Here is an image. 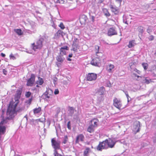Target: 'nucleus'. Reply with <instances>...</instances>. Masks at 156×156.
<instances>
[{"mask_svg":"<svg viewBox=\"0 0 156 156\" xmlns=\"http://www.w3.org/2000/svg\"><path fill=\"white\" fill-rule=\"evenodd\" d=\"M54 156H59V154H58V151L57 150H55V151L54 152Z\"/></svg>","mask_w":156,"mask_h":156,"instance_id":"49530a36","label":"nucleus"},{"mask_svg":"<svg viewBox=\"0 0 156 156\" xmlns=\"http://www.w3.org/2000/svg\"><path fill=\"white\" fill-rule=\"evenodd\" d=\"M69 110L70 111H73L74 110V108L73 107H69Z\"/></svg>","mask_w":156,"mask_h":156,"instance_id":"6e6d98bb","label":"nucleus"},{"mask_svg":"<svg viewBox=\"0 0 156 156\" xmlns=\"http://www.w3.org/2000/svg\"><path fill=\"white\" fill-rule=\"evenodd\" d=\"M59 93V90L58 89H55V92H54V94H58Z\"/></svg>","mask_w":156,"mask_h":156,"instance_id":"603ef678","label":"nucleus"},{"mask_svg":"<svg viewBox=\"0 0 156 156\" xmlns=\"http://www.w3.org/2000/svg\"><path fill=\"white\" fill-rule=\"evenodd\" d=\"M79 40L77 38L74 39L72 46L73 50L74 51H77V49L79 48Z\"/></svg>","mask_w":156,"mask_h":156,"instance_id":"9d476101","label":"nucleus"},{"mask_svg":"<svg viewBox=\"0 0 156 156\" xmlns=\"http://www.w3.org/2000/svg\"><path fill=\"white\" fill-rule=\"evenodd\" d=\"M137 30L140 33L142 34L144 31V27L141 26L138 27Z\"/></svg>","mask_w":156,"mask_h":156,"instance_id":"473e14b6","label":"nucleus"},{"mask_svg":"<svg viewBox=\"0 0 156 156\" xmlns=\"http://www.w3.org/2000/svg\"><path fill=\"white\" fill-rule=\"evenodd\" d=\"M113 105L119 110L124 108L122 107V104L121 101L119 98H115L113 100Z\"/></svg>","mask_w":156,"mask_h":156,"instance_id":"7ed1b4c3","label":"nucleus"},{"mask_svg":"<svg viewBox=\"0 0 156 156\" xmlns=\"http://www.w3.org/2000/svg\"><path fill=\"white\" fill-rule=\"evenodd\" d=\"M69 50V48L67 46H64L63 47H61L60 49V54L61 55H65L66 54V51L65 50Z\"/></svg>","mask_w":156,"mask_h":156,"instance_id":"aec40b11","label":"nucleus"},{"mask_svg":"<svg viewBox=\"0 0 156 156\" xmlns=\"http://www.w3.org/2000/svg\"><path fill=\"white\" fill-rule=\"evenodd\" d=\"M3 72L4 74L6 75L7 73V71L5 69H3Z\"/></svg>","mask_w":156,"mask_h":156,"instance_id":"864d4df0","label":"nucleus"},{"mask_svg":"<svg viewBox=\"0 0 156 156\" xmlns=\"http://www.w3.org/2000/svg\"><path fill=\"white\" fill-rule=\"evenodd\" d=\"M151 73V75L154 77H156V66H154L152 67L149 70Z\"/></svg>","mask_w":156,"mask_h":156,"instance_id":"4be33fe9","label":"nucleus"},{"mask_svg":"<svg viewBox=\"0 0 156 156\" xmlns=\"http://www.w3.org/2000/svg\"><path fill=\"white\" fill-rule=\"evenodd\" d=\"M114 68L115 66L113 65L110 64L107 66L106 70L108 72L111 73Z\"/></svg>","mask_w":156,"mask_h":156,"instance_id":"412c9836","label":"nucleus"},{"mask_svg":"<svg viewBox=\"0 0 156 156\" xmlns=\"http://www.w3.org/2000/svg\"><path fill=\"white\" fill-rule=\"evenodd\" d=\"M14 31L19 35H21L23 34V32L21 29H15Z\"/></svg>","mask_w":156,"mask_h":156,"instance_id":"2f4dec72","label":"nucleus"},{"mask_svg":"<svg viewBox=\"0 0 156 156\" xmlns=\"http://www.w3.org/2000/svg\"><path fill=\"white\" fill-rule=\"evenodd\" d=\"M59 62H56V65H57V66L58 67H60L61 65V63L60 62H59Z\"/></svg>","mask_w":156,"mask_h":156,"instance_id":"3c124183","label":"nucleus"},{"mask_svg":"<svg viewBox=\"0 0 156 156\" xmlns=\"http://www.w3.org/2000/svg\"><path fill=\"white\" fill-rule=\"evenodd\" d=\"M135 40H132L129 42V44L128 45L129 48H130L134 46L135 44Z\"/></svg>","mask_w":156,"mask_h":156,"instance_id":"7c9ffc66","label":"nucleus"},{"mask_svg":"<svg viewBox=\"0 0 156 156\" xmlns=\"http://www.w3.org/2000/svg\"><path fill=\"white\" fill-rule=\"evenodd\" d=\"M72 55H73L72 54H69V57H71L72 56Z\"/></svg>","mask_w":156,"mask_h":156,"instance_id":"052dcab7","label":"nucleus"},{"mask_svg":"<svg viewBox=\"0 0 156 156\" xmlns=\"http://www.w3.org/2000/svg\"><path fill=\"white\" fill-rule=\"evenodd\" d=\"M95 128V127L90 124L87 129V131L90 133H93L94 131Z\"/></svg>","mask_w":156,"mask_h":156,"instance_id":"5701e85b","label":"nucleus"},{"mask_svg":"<svg viewBox=\"0 0 156 156\" xmlns=\"http://www.w3.org/2000/svg\"><path fill=\"white\" fill-rule=\"evenodd\" d=\"M39 84H37L36 86V87H39Z\"/></svg>","mask_w":156,"mask_h":156,"instance_id":"e2e57ef3","label":"nucleus"},{"mask_svg":"<svg viewBox=\"0 0 156 156\" xmlns=\"http://www.w3.org/2000/svg\"><path fill=\"white\" fill-rule=\"evenodd\" d=\"M53 92L51 89H49L45 93V96L46 98L48 99L51 98Z\"/></svg>","mask_w":156,"mask_h":156,"instance_id":"f3484780","label":"nucleus"},{"mask_svg":"<svg viewBox=\"0 0 156 156\" xmlns=\"http://www.w3.org/2000/svg\"><path fill=\"white\" fill-rule=\"evenodd\" d=\"M31 93L30 91L27 92L26 93L25 96L27 98H29L31 95Z\"/></svg>","mask_w":156,"mask_h":156,"instance_id":"4c0bfd02","label":"nucleus"},{"mask_svg":"<svg viewBox=\"0 0 156 156\" xmlns=\"http://www.w3.org/2000/svg\"><path fill=\"white\" fill-rule=\"evenodd\" d=\"M95 17L94 16H91V19L93 22H94L95 21Z\"/></svg>","mask_w":156,"mask_h":156,"instance_id":"8fccbe9b","label":"nucleus"},{"mask_svg":"<svg viewBox=\"0 0 156 156\" xmlns=\"http://www.w3.org/2000/svg\"><path fill=\"white\" fill-rule=\"evenodd\" d=\"M63 32L62 31L60 30H59L55 34L54 38H56L58 37H59L60 35L63 36Z\"/></svg>","mask_w":156,"mask_h":156,"instance_id":"b1692460","label":"nucleus"},{"mask_svg":"<svg viewBox=\"0 0 156 156\" xmlns=\"http://www.w3.org/2000/svg\"><path fill=\"white\" fill-rule=\"evenodd\" d=\"M2 122H0V140L1 139V135L5 133L6 130V127L3 125Z\"/></svg>","mask_w":156,"mask_h":156,"instance_id":"f8f14e48","label":"nucleus"},{"mask_svg":"<svg viewBox=\"0 0 156 156\" xmlns=\"http://www.w3.org/2000/svg\"><path fill=\"white\" fill-rule=\"evenodd\" d=\"M140 129V122L138 121L136 122V124L134 126L133 131L135 132V133L139 132Z\"/></svg>","mask_w":156,"mask_h":156,"instance_id":"dca6fc26","label":"nucleus"},{"mask_svg":"<svg viewBox=\"0 0 156 156\" xmlns=\"http://www.w3.org/2000/svg\"><path fill=\"white\" fill-rule=\"evenodd\" d=\"M104 0H99V2L100 3H102L103 1Z\"/></svg>","mask_w":156,"mask_h":156,"instance_id":"bf43d9fd","label":"nucleus"},{"mask_svg":"<svg viewBox=\"0 0 156 156\" xmlns=\"http://www.w3.org/2000/svg\"><path fill=\"white\" fill-rule=\"evenodd\" d=\"M125 94L126 95V97L127 98V101L128 102H129V95L128 94V93L127 92H126L125 93Z\"/></svg>","mask_w":156,"mask_h":156,"instance_id":"09e8293b","label":"nucleus"},{"mask_svg":"<svg viewBox=\"0 0 156 156\" xmlns=\"http://www.w3.org/2000/svg\"><path fill=\"white\" fill-rule=\"evenodd\" d=\"M56 59L58 62L62 63L64 61L65 58L61 55H58L56 57Z\"/></svg>","mask_w":156,"mask_h":156,"instance_id":"bb28decb","label":"nucleus"},{"mask_svg":"<svg viewBox=\"0 0 156 156\" xmlns=\"http://www.w3.org/2000/svg\"><path fill=\"white\" fill-rule=\"evenodd\" d=\"M110 8L112 12L115 15L118 14L119 13V10L117 8L114 7L112 5H111L110 6Z\"/></svg>","mask_w":156,"mask_h":156,"instance_id":"6ab92c4d","label":"nucleus"},{"mask_svg":"<svg viewBox=\"0 0 156 156\" xmlns=\"http://www.w3.org/2000/svg\"><path fill=\"white\" fill-rule=\"evenodd\" d=\"M68 60L69 61H71V59L70 58H68Z\"/></svg>","mask_w":156,"mask_h":156,"instance_id":"0e129e2a","label":"nucleus"},{"mask_svg":"<svg viewBox=\"0 0 156 156\" xmlns=\"http://www.w3.org/2000/svg\"><path fill=\"white\" fill-rule=\"evenodd\" d=\"M1 55L3 57H4L5 56V54L2 53L1 54Z\"/></svg>","mask_w":156,"mask_h":156,"instance_id":"13d9d810","label":"nucleus"},{"mask_svg":"<svg viewBox=\"0 0 156 156\" xmlns=\"http://www.w3.org/2000/svg\"><path fill=\"white\" fill-rule=\"evenodd\" d=\"M53 27H54L55 28L56 26L55 25L54 26H53Z\"/></svg>","mask_w":156,"mask_h":156,"instance_id":"69168bd1","label":"nucleus"},{"mask_svg":"<svg viewBox=\"0 0 156 156\" xmlns=\"http://www.w3.org/2000/svg\"><path fill=\"white\" fill-rule=\"evenodd\" d=\"M22 92V88L17 90L14 95L15 101L12 100L9 103L7 108V113L11 114L12 116L11 117L12 118L13 117V115L16 114V108L19 103V99L21 97Z\"/></svg>","mask_w":156,"mask_h":156,"instance_id":"f257e3e1","label":"nucleus"},{"mask_svg":"<svg viewBox=\"0 0 156 156\" xmlns=\"http://www.w3.org/2000/svg\"><path fill=\"white\" fill-rule=\"evenodd\" d=\"M108 36H111L114 35H116L117 33L115 29L113 28L112 27L109 28L108 30Z\"/></svg>","mask_w":156,"mask_h":156,"instance_id":"a211bd4d","label":"nucleus"},{"mask_svg":"<svg viewBox=\"0 0 156 156\" xmlns=\"http://www.w3.org/2000/svg\"><path fill=\"white\" fill-rule=\"evenodd\" d=\"M105 90V89L103 87H100L98 89V92L99 93V95H103L104 94V92Z\"/></svg>","mask_w":156,"mask_h":156,"instance_id":"a878e982","label":"nucleus"},{"mask_svg":"<svg viewBox=\"0 0 156 156\" xmlns=\"http://www.w3.org/2000/svg\"><path fill=\"white\" fill-rule=\"evenodd\" d=\"M134 71L136 72L138 74L140 75L141 73V71L136 68L134 69Z\"/></svg>","mask_w":156,"mask_h":156,"instance_id":"ea45409f","label":"nucleus"},{"mask_svg":"<svg viewBox=\"0 0 156 156\" xmlns=\"http://www.w3.org/2000/svg\"><path fill=\"white\" fill-rule=\"evenodd\" d=\"M67 126L68 128L69 129H71V124H70V122L69 121L67 124Z\"/></svg>","mask_w":156,"mask_h":156,"instance_id":"37998d69","label":"nucleus"},{"mask_svg":"<svg viewBox=\"0 0 156 156\" xmlns=\"http://www.w3.org/2000/svg\"><path fill=\"white\" fill-rule=\"evenodd\" d=\"M142 65L143 67L144 70H146L147 69L148 66V65L147 63H143L142 64Z\"/></svg>","mask_w":156,"mask_h":156,"instance_id":"72a5a7b5","label":"nucleus"},{"mask_svg":"<svg viewBox=\"0 0 156 156\" xmlns=\"http://www.w3.org/2000/svg\"><path fill=\"white\" fill-rule=\"evenodd\" d=\"M91 64L94 66H100L101 65V60L100 58L98 57L94 58L91 61Z\"/></svg>","mask_w":156,"mask_h":156,"instance_id":"9b49d317","label":"nucleus"},{"mask_svg":"<svg viewBox=\"0 0 156 156\" xmlns=\"http://www.w3.org/2000/svg\"><path fill=\"white\" fill-rule=\"evenodd\" d=\"M107 146L105 140L100 142L96 147V149L99 151H102L103 149H107Z\"/></svg>","mask_w":156,"mask_h":156,"instance_id":"0eeeda50","label":"nucleus"},{"mask_svg":"<svg viewBox=\"0 0 156 156\" xmlns=\"http://www.w3.org/2000/svg\"><path fill=\"white\" fill-rule=\"evenodd\" d=\"M58 26L62 30H64L65 28V26L62 22L60 23L59 25H58Z\"/></svg>","mask_w":156,"mask_h":156,"instance_id":"c9c22d12","label":"nucleus"},{"mask_svg":"<svg viewBox=\"0 0 156 156\" xmlns=\"http://www.w3.org/2000/svg\"><path fill=\"white\" fill-rule=\"evenodd\" d=\"M51 145L55 150L60 149V141H57L55 138L52 139L51 140Z\"/></svg>","mask_w":156,"mask_h":156,"instance_id":"39448f33","label":"nucleus"},{"mask_svg":"<svg viewBox=\"0 0 156 156\" xmlns=\"http://www.w3.org/2000/svg\"><path fill=\"white\" fill-rule=\"evenodd\" d=\"M84 135L82 134H80L76 137L75 140V143L76 144H78L80 141L83 142L84 141Z\"/></svg>","mask_w":156,"mask_h":156,"instance_id":"2eb2a0df","label":"nucleus"},{"mask_svg":"<svg viewBox=\"0 0 156 156\" xmlns=\"http://www.w3.org/2000/svg\"><path fill=\"white\" fill-rule=\"evenodd\" d=\"M116 1L118 2L119 3V5H120L122 0H116Z\"/></svg>","mask_w":156,"mask_h":156,"instance_id":"4d7b16f0","label":"nucleus"},{"mask_svg":"<svg viewBox=\"0 0 156 156\" xmlns=\"http://www.w3.org/2000/svg\"><path fill=\"white\" fill-rule=\"evenodd\" d=\"M87 19V17L86 15L84 14L81 15L79 18L80 23L82 25L85 24Z\"/></svg>","mask_w":156,"mask_h":156,"instance_id":"ddd939ff","label":"nucleus"},{"mask_svg":"<svg viewBox=\"0 0 156 156\" xmlns=\"http://www.w3.org/2000/svg\"><path fill=\"white\" fill-rule=\"evenodd\" d=\"M65 2V0H57V3L60 4H63Z\"/></svg>","mask_w":156,"mask_h":156,"instance_id":"c03bdc74","label":"nucleus"},{"mask_svg":"<svg viewBox=\"0 0 156 156\" xmlns=\"http://www.w3.org/2000/svg\"><path fill=\"white\" fill-rule=\"evenodd\" d=\"M99 122V120L97 118L92 119L90 122V124L95 127H97L98 126Z\"/></svg>","mask_w":156,"mask_h":156,"instance_id":"4468645a","label":"nucleus"},{"mask_svg":"<svg viewBox=\"0 0 156 156\" xmlns=\"http://www.w3.org/2000/svg\"><path fill=\"white\" fill-rule=\"evenodd\" d=\"M154 37L153 35H151L148 37V39L149 41H152L154 40Z\"/></svg>","mask_w":156,"mask_h":156,"instance_id":"79ce46f5","label":"nucleus"},{"mask_svg":"<svg viewBox=\"0 0 156 156\" xmlns=\"http://www.w3.org/2000/svg\"><path fill=\"white\" fill-rule=\"evenodd\" d=\"M10 58V59H12L14 60L16 59V58L14 56V55L12 54L11 53L9 55Z\"/></svg>","mask_w":156,"mask_h":156,"instance_id":"a19ab883","label":"nucleus"},{"mask_svg":"<svg viewBox=\"0 0 156 156\" xmlns=\"http://www.w3.org/2000/svg\"><path fill=\"white\" fill-rule=\"evenodd\" d=\"M147 33L150 34V33L151 32L152 30L148 28L147 30Z\"/></svg>","mask_w":156,"mask_h":156,"instance_id":"5fc2aeb1","label":"nucleus"},{"mask_svg":"<svg viewBox=\"0 0 156 156\" xmlns=\"http://www.w3.org/2000/svg\"><path fill=\"white\" fill-rule=\"evenodd\" d=\"M43 39L40 38L37 40L35 43L32 44L33 49L35 51L37 49H41L43 46Z\"/></svg>","mask_w":156,"mask_h":156,"instance_id":"f03ea898","label":"nucleus"},{"mask_svg":"<svg viewBox=\"0 0 156 156\" xmlns=\"http://www.w3.org/2000/svg\"><path fill=\"white\" fill-rule=\"evenodd\" d=\"M95 48L96 51V53L97 55V54L99 53V47L97 45L95 46Z\"/></svg>","mask_w":156,"mask_h":156,"instance_id":"f704fd0d","label":"nucleus"},{"mask_svg":"<svg viewBox=\"0 0 156 156\" xmlns=\"http://www.w3.org/2000/svg\"><path fill=\"white\" fill-rule=\"evenodd\" d=\"M133 74V75H134L135 76L137 77V78L136 79V80H138V79L139 78H141V76H138V75H137L136 74L134 73Z\"/></svg>","mask_w":156,"mask_h":156,"instance_id":"a18cd8bd","label":"nucleus"},{"mask_svg":"<svg viewBox=\"0 0 156 156\" xmlns=\"http://www.w3.org/2000/svg\"><path fill=\"white\" fill-rule=\"evenodd\" d=\"M23 110V109L22 108H20L19 109H18L17 110H16V114L13 115V117L12 118H11V117L12 116L11 115V114H8L7 113V114L8 115H9V117H7L5 119H3V120H2L1 122H2L3 125L4 124H5L6 123L8 122V120L9 119H12L14 117L15 115H16L17 112H20L22 111Z\"/></svg>","mask_w":156,"mask_h":156,"instance_id":"20e7f679","label":"nucleus"},{"mask_svg":"<svg viewBox=\"0 0 156 156\" xmlns=\"http://www.w3.org/2000/svg\"><path fill=\"white\" fill-rule=\"evenodd\" d=\"M145 83H146L147 84H149L150 83L152 82V81L151 79H150L149 80H148L147 79V78H145Z\"/></svg>","mask_w":156,"mask_h":156,"instance_id":"e433bc0d","label":"nucleus"},{"mask_svg":"<svg viewBox=\"0 0 156 156\" xmlns=\"http://www.w3.org/2000/svg\"><path fill=\"white\" fill-rule=\"evenodd\" d=\"M38 120L40 122H44L45 121V117H44V118L42 119L41 120V119H38Z\"/></svg>","mask_w":156,"mask_h":156,"instance_id":"de8ad7c7","label":"nucleus"},{"mask_svg":"<svg viewBox=\"0 0 156 156\" xmlns=\"http://www.w3.org/2000/svg\"><path fill=\"white\" fill-rule=\"evenodd\" d=\"M103 12L104 14L105 15L106 17L109 16L111 14L108 11L107 9L106 8H103L102 9Z\"/></svg>","mask_w":156,"mask_h":156,"instance_id":"c85d7f7f","label":"nucleus"},{"mask_svg":"<svg viewBox=\"0 0 156 156\" xmlns=\"http://www.w3.org/2000/svg\"><path fill=\"white\" fill-rule=\"evenodd\" d=\"M44 80L43 79L40 77H38V80H37L36 82V83L37 84H39V85H42L44 83Z\"/></svg>","mask_w":156,"mask_h":156,"instance_id":"c756f323","label":"nucleus"},{"mask_svg":"<svg viewBox=\"0 0 156 156\" xmlns=\"http://www.w3.org/2000/svg\"><path fill=\"white\" fill-rule=\"evenodd\" d=\"M32 100V98H31L30 99H29V101H30V103H31V102Z\"/></svg>","mask_w":156,"mask_h":156,"instance_id":"680f3d73","label":"nucleus"},{"mask_svg":"<svg viewBox=\"0 0 156 156\" xmlns=\"http://www.w3.org/2000/svg\"><path fill=\"white\" fill-rule=\"evenodd\" d=\"M68 140V138L67 136H66L64 137V139L63 142V143L66 144Z\"/></svg>","mask_w":156,"mask_h":156,"instance_id":"58836bf2","label":"nucleus"},{"mask_svg":"<svg viewBox=\"0 0 156 156\" xmlns=\"http://www.w3.org/2000/svg\"><path fill=\"white\" fill-rule=\"evenodd\" d=\"M86 78L87 80L88 81H94L97 78V75L94 73H88L86 75Z\"/></svg>","mask_w":156,"mask_h":156,"instance_id":"423d86ee","label":"nucleus"},{"mask_svg":"<svg viewBox=\"0 0 156 156\" xmlns=\"http://www.w3.org/2000/svg\"><path fill=\"white\" fill-rule=\"evenodd\" d=\"M59 156H62L61 154H59Z\"/></svg>","mask_w":156,"mask_h":156,"instance_id":"338daca9","label":"nucleus"},{"mask_svg":"<svg viewBox=\"0 0 156 156\" xmlns=\"http://www.w3.org/2000/svg\"><path fill=\"white\" fill-rule=\"evenodd\" d=\"M107 146V149L113 148L115 144V142L110 138L106 139L105 140Z\"/></svg>","mask_w":156,"mask_h":156,"instance_id":"1a4fd4ad","label":"nucleus"},{"mask_svg":"<svg viewBox=\"0 0 156 156\" xmlns=\"http://www.w3.org/2000/svg\"><path fill=\"white\" fill-rule=\"evenodd\" d=\"M35 76L33 74L31 75L29 79L27 81L26 85L27 86H32L35 81Z\"/></svg>","mask_w":156,"mask_h":156,"instance_id":"6e6552de","label":"nucleus"},{"mask_svg":"<svg viewBox=\"0 0 156 156\" xmlns=\"http://www.w3.org/2000/svg\"><path fill=\"white\" fill-rule=\"evenodd\" d=\"M90 150L89 147H86L83 152V156H89V153L90 152Z\"/></svg>","mask_w":156,"mask_h":156,"instance_id":"393cba45","label":"nucleus"},{"mask_svg":"<svg viewBox=\"0 0 156 156\" xmlns=\"http://www.w3.org/2000/svg\"><path fill=\"white\" fill-rule=\"evenodd\" d=\"M34 114H37L40 113L41 111V107H39L38 108L34 109L33 110Z\"/></svg>","mask_w":156,"mask_h":156,"instance_id":"cd10ccee","label":"nucleus"}]
</instances>
